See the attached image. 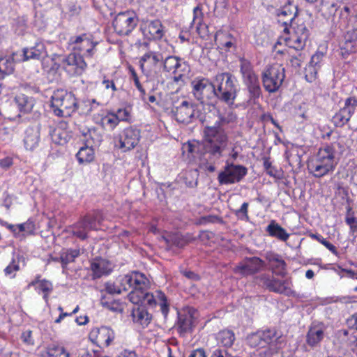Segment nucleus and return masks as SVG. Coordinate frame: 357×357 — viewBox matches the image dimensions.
I'll list each match as a JSON object with an SVG mask.
<instances>
[{
    "instance_id": "nucleus-1",
    "label": "nucleus",
    "mask_w": 357,
    "mask_h": 357,
    "mask_svg": "<svg viewBox=\"0 0 357 357\" xmlns=\"http://www.w3.org/2000/svg\"><path fill=\"white\" fill-rule=\"evenodd\" d=\"M121 284L124 291L130 290L128 298L133 304L145 303L150 307H155L158 304L162 314L165 317L168 314L169 309L165 294L160 290L149 293L150 282L144 273L132 271L121 279Z\"/></svg>"
},
{
    "instance_id": "nucleus-2",
    "label": "nucleus",
    "mask_w": 357,
    "mask_h": 357,
    "mask_svg": "<svg viewBox=\"0 0 357 357\" xmlns=\"http://www.w3.org/2000/svg\"><path fill=\"white\" fill-rule=\"evenodd\" d=\"M218 119L212 126H206L203 130V147L205 153L220 158L227 147L229 137L225 128L226 125L236 120V116L233 112L225 115L218 112Z\"/></svg>"
},
{
    "instance_id": "nucleus-3",
    "label": "nucleus",
    "mask_w": 357,
    "mask_h": 357,
    "mask_svg": "<svg viewBox=\"0 0 357 357\" xmlns=\"http://www.w3.org/2000/svg\"><path fill=\"white\" fill-rule=\"evenodd\" d=\"M337 151L333 144H326L318 149L314 158L307 164L310 173L315 178H321L334 172L337 165Z\"/></svg>"
},
{
    "instance_id": "nucleus-4",
    "label": "nucleus",
    "mask_w": 357,
    "mask_h": 357,
    "mask_svg": "<svg viewBox=\"0 0 357 357\" xmlns=\"http://www.w3.org/2000/svg\"><path fill=\"white\" fill-rule=\"evenodd\" d=\"M50 102L54 114L59 117H70L79 108L75 94L63 89L53 92Z\"/></svg>"
},
{
    "instance_id": "nucleus-5",
    "label": "nucleus",
    "mask_w": 357,
    "mask_h": 357,
    "mask_svg": "<svg viewBox=\"0 0 357 357\" xmlns=\"http://www.w3.org/2000/svg\"><path fill=\"white\" fill-rule=\"evenodd\" d=\"M215 82L217 83L215 86V100L228 105H234L237 96L235 77L230 73H218L215 76Z\"/></svg>"
},
{
    "instance_id": "nucleus-6",
    "label": "nucleus",
    "mask_w": 357,
    "mask_h": 357,
    "mask_svg": "<svg viewBox=\"0 0 357 357\" xmlns=\"http://www.w3.org/2000/svg\"><path fill=\"white\" fill-rule=\"evenodd\" d=\"M239 61L240 72L243 83L247 86L250 99L255 101L262 96V90L260 86L259 77L249 60L241 58Z\"/></svg>"
},
{
    "instance_id": "nucleus-7",
    "label": "nucleus",
    "mask_w": 357,
    "mask_h": 357,
    "mask_svg": "<svg viewBox=\"0 0 357 357\" xmlns=\"http://www.w3.org/2000/svg\"><path fill=\"white\" fill-rule=\"evenodd\" d=\"M284 68L278 63L267 66L261 73V81L266 91L278 92L285 79Z\"/></svg>"
},
{
    "instance_id": "nucleus-8",
    "label": "nucleus",
    "mask_w": 357,
    "mask_h": 357,
    "mask_svg": "<svg viewBox=\"0 0 357 357\" xmlns=\"http://www.w3.org/2000/svg\"><path fill=\"white\" fill-rule=\"evenodd\" d=\"M192 93L202 104L213 105L215 102L214 84L208 78L197 77L191 82Z\"/></svg>"
},
{
    "instance_id": "nucleus-9",
    "label": "nucleus",
    "mask_w": 357,
    "mask_h": 357,
    "mask_svg": "<svg viewBox=\"0 0 357 357\" xmlns=\"http://www.w3.org/2000/svg\"><path fill=\"white\" fill-rule=\"evenodd\" d=\"M99 42L90 33H83L78 36H73L69 38L68 45L77 54L84 55L87 59L93 58L97 52V46Z\"/></svg>"
},
{
    "instance_id": "nucleus-10",
    "label": "nucleus",
    "mask_w": 357,
    "mask_h": 357,
    "mask_svg": "<svg viewBox=\"0 0 357 357\" xmlns=\"http://www.w3.org/2000/svg\"><path fill=\"white\" fill-rule=\"evenodd\" d=\"M260 280L269 291L284 294L288 297H298V294L293 289V282L290 278L280 280L275 278L273 275L262 274L260 276Z\"/></svg>"
},
{
    "instance_id": "nucleus-11",
    "label": "nucleus",
    "mask_w": 357,
    "mask_h": 357,
    "mask_svg": "<svg viewBox=\"0 0 357 357\" xmlns=\"http://www.w3.org/2000/svg\"><path fill=\"white\" fill-rule=\"evenodd\" d=\"M161 68L163 72L172 74L176 82L182 80L190 71V66L184 59L173 55L165 58L162 56Z\"/></svg>"
},
{
    "instance_id": "nucleus-12",
    "label": "nucleus",
    "mask_w": 357,
    "mask_h": 357,
    "mask_svg": "<svg viewBox=\"0 0 357 357\" xmlns=\"http://www.w3.org/2000/svg\"><path fill=\"white\" fill-rule=\"evenodd\" d=\"M60 65L70 77L82 75L88 67L84 55L77 54L75 52L66 55L61 61Z\"/></svg>"
},
{
    "instance_id": "nucleus-13",
    "label": "nucleus",
    "mask_w": 357,
    "mask_h": 357,
    "mask_svg": "<svg viewBox=\"0 0 357 357\" xmlns=\"http://www.w3.org/2000/svg\"><path fill=\"white\" fill-rule=\"evenodd\" d=\"M248 174V169L241 165L226 162L223 170L218 175L220 185H230L240 182Z\"/></svg>"
},
{
    "instance_id": "nucleus-14",
    "label": "nucleus",
    "mask_w": 357,
    "mask_h": 357,
    "mask_svg": "<svg viewBox=\"0 0 357 357\" xmlns=\"http://www.w3.org/2000/svg\"><path fill=\"white\" fill-rule=\"evenodd\" d=\"M280 337L276 328H267L249 335L247 337V343L253 348H265L275 343Z\"/></svg>"
},
{
    "instance_id": "nucleus-15",
    "label": "nucleus",
    "mask_w": 357,
    "mask_h": 357,
    "mask_svg": "<svg viewBox=\"0 0 357 357\" xmlns=\"http://www.w3.org/2000/svg\"><path fill=\"white\" fill-rule=\"evenodd\" d=\"M138 19L134 12L127 10L118 13L112 25L115 32L119 36L129 35L136 27Z\"/></svg>"
},
{
    "instance_id": "nucleus-16",
    "label": "nucleus",
    "mask_w": 357,
    "mask_h": 357,
    "mask_svg": "<svg viewBox=\"0 0 357 357\" xmlns=\"http://www.w3.org/2000/svg\"><path fill=\"white\" fill-rule=\"evenodd\" d=\"M162 53L158 51H148L141 56L139 66L146 76H154L161 69Z\"/></svg>"
},
{
    "instance_id": "nucleus-17",
    "label": "nucleus",
    "mask_w": 357,
    "mask_h": 357,
    "mask_svg": "<svg viewBox=\"0 0 357 357\" xmlns=\"http://www.w3.org/2000/svg\"><path fill=\"white\" fill-rule=\"evenodd\" d=\"M264 266V261L257 257H246L239 262L232 271L234 274L241 277L252 275L259 272Z\"/></svg>"
},
{
    "instance_id": "nucleus-18",
    "label": "nucleus",
    "mask_w": 357,
    "mask_h": 357,
    "mask_svg": "<svg viewBox=\"0 0 357 357\" xmlns=\"http://www.w3.org/2000/svg\"><path fill=\"white\" fill-rule=\"evenodd\" d=\"M115 338L114 331L108 326L93 328L89 333V339L100 348L109 347Z\"/></svg>"
},
{
    "instance_id": "nucleus-19",
    "label": "nucleus",
    "mask_w": 357,
    "mask_h": 357,
    "mask_svg": "<svg viewBox=\"0 0 357 357\" xmlns=\"http://www.w3.org/2000/svg\"><path fill=\"white\" fill-rule=\"evenodd\" d=\"M89 134L93 142L91 143L89 139H87V144L81 147L77 153L76 158L79 164H88L93 161L95 152L93 146L97 145V144L102 140V137L97 135L95 129L89 130Z\"/></svg>"
},
{
    "instance_id": "nucleus-20",
    "label": "nucleus",
    "mask_w": 357,
    "mask_h": 357,
    "mask_svg": "<svg viewBox=\"0 0 357 357\" xmlns=\"http://www.w3.org/2000/svg\"><path fill=\"white\" fill-rule=\"evenodd\" d=\"M309 35V30L304 24L298 25L294 31L284 39L286 45L289 49L301 52L305 47Z\"/></svg>"
},
{
    "instance_id": "nucleus-21",
    "label": "nucleus",
    "mask_w": 357,
    "mask_h": 357,
    "mask_svg": "<svg viewBox=\"0 0 357 357\" xmlns=\"http://www.w3.org/2000/svg\"><path fill=\"white\" fill-rule=\"evenodd\" d=\"M141 131L133 126L126 128L119 135V148L124 151L134 149L139 143Z\"/></svg>"
},
{
    "instance_id": "nucleus-22",
    "label": "nucleus",
    "mask_w": 357,
    "mask_h": 357,
    "mask_svg": "<svg viewBox=\"0 0 357 357\" xmlns=\"http://www.w3.org/2000/svg\"><path fill=\"white\" fill-rule=\"evenodd\" d=\"M30 287H33L38 294L42 295L47 304L49 303L50 296L54 290L53 283L50 280L43 278L41 275L37 274L28 284L27 288Z\"/></svg>"
},
{
    "instance_id": "nucleus-23",
    "label": "nucleus",
    "mask_w": 357,
    "mask_h": 357,
    "mask_svg": "<svg viewBox=\"0 0 357 357\" xmlns=\"http://www.w3.org/2000/svg\"><path fill=\"white\" fill-rule=\"evenodd\" d=\"M172 113L178 122L189 123L195 116V105L187 100H183L172 109Z\"/></svg>"
},
{
    "instance_id": "nucleus-24",
    "label": "nucleus",
    "mask_w": 357,
    "mask_h": 357,
    "mask_svg": "<svg viewBox=\"0 0 357 357\" xmlns=\"http://www.w3.org/2000/svg\"><path fill=\"white\" fill-rule=\"evenodd\" d=\"M278 22H281L284 26V31L289 32L288 26L290 25L297 15V8L289 0L287 3L275 11Z\"/></svg>"
},
{
    "instance_id": "nucleus-25",
    "label": "nucleus",
    "mask_w": 357,
    "mask_h": 357,
    "mask_svg": "<svg viewBox=\"0 0 357 357\" xmlns=\"http://www.w3.org/2000/svg\"><path fill=\"white\" fill-rule=\"evenodd\" d=\"M142 29L144 35L150 40H160L165 35L164 26L158 19L147 20Z\"/></svg>"
},
{
    "instance_id": "nucleus-26",
    "label": "nucleus",
    "mask_w": 357,
    "mask_h": 357,
    "mask_svg": "<svg viewBox=\"0 0 357 357\" xmlns=\"http://www.w3.org/2000/svg\"><path fill=\"white\" fill-rule=\"evenodd\" d=\"M265 258L271 266L273 274L281 277L286 275L287 264L280 255L270 251L266 253Z\"/></svg>"
},
{
    "instance_id": "nucleus-27",
    "label": "nucleus",
    "mask_w": 357,
    "mask_h": 357,
    "mask_svg": "<svg viewBox=\"0 0 357 357\" xmlns=\"http://www.w3.org/2000/svg\"><path fill=\"white\" fill-rule=\"evenodd\" d=\"M325 326L322 323L312 324L306 334V344L311 348L319 345L324 337Z\"/></svg>"
},
{
    "instance_id": "nucleus-28",
    "label": "nucleus",
    "mask_w": 357,
    "mask_h": 357,
    "mask_svg": "<svg viewBox=\"0 0 357 357\" xmlns=\"http://www.w3.org/2000/svg\"><path fill=\"white\" fill-rule=\"evenodd\" d=\"M137 305L132 308L130 316L135 324L144 328L151 323L152 315L144 305Z\"/></svg>"
},
{
    "instance_id": "nucleus-29",
    "label": "nucleus",
    "mask_w": 357,
    "mask_h": 357,
    "mask_svg": "<svg viewBox=\"0 0 357 357\" xmlns=\"http://www.w3.org/2000/svg\"><path fill=\"white\" fill-rule=\"evenodd\" d=\"M24 146L27 151L36 150L40 142V131L38 127H29L25 130L23 139Z\"/></svg>"
},
{
    "instance_id": "nucleus-30",
    "label": "nucleus",
    "mask_w": 357,
    "mask_h": 357,
    "mask_svg": "<svg viewBox=\"0 0 357 357\" xmlns=\"http://www.w3.org/2000/svg\"><path fill=\"white\" fill-rule=\"evenodd\" d=\"M93 278H100L109 275L112 271V264L107 259L102 258L94 259L90 265Z\"/></svg>"
},
{
    "instance_id": "nucleus-31",
    "label": "nucleus",
    "mask_w": 357,
    "mask_h": 357,
    "mask_svg": "<svg viewBox=\"0 0 357 357\" xmlns=\"http://www.w3.org/2000/svg\"><path fill=\"white\" fill-rule=\"evenodd\" d=\"M100 224V215L98 212L89 213L76 223L75 227L97 230Z\"/></svg>"
},
{
    "instance_id": "nucleus-32",
    "label": "nucleus",
    "mask_w": 357,
    "mask_h": 357,
    "mask_svg": "<svg viewBox=\"0 0 357 357\" xmlns=\"http://www.w3.org/2000/svg\"><path fill=\"white\" fill-rule=\"evenodd\" d=\"M266 231L271 237L275 238L281 241H287L290 234L280 225L275 220H272L266 228Z\"/></svg>"
},
{
    "instance_id": "nucleus-33",
    "label": "nucleus",
    "mask_w": 357,
    "mask_h": 357,
    "mask_svg": "<svg viewBox=\"0 0 357 357\" xmlns=\"http://www.w3.org/2000/svg\"><path fill=\"white\" fill-rule=\"evenodd\" d=\"M165 240L170 245H174L178 248H183L190 243L193 242L195 240V238L190 234L183 235L179 233H174L169 235Z\"/></svg>"
},
{
    "instance_id": "nucleus-34",
    "label": "nucleus",
    "mask_w": 357,
    "mask_h": 357,
    "mask_svg": "<svg viewBox=\"0 0 357 357\" xmlns=\"http://www.w3.org/2000/svg\"><path fill=\"white\" fill-rule=\"evenodd\" d=\"M193 319L188 314H181L178 317L176 330L181 337H185L188 333L192 331Z\"/></svg>"
},
{
    "instance_id": "nucleus-35",
    "label": "nucleus",
    "mask_w": 357,
    "mask_h": 357,
    "mask_svg": "<svg viewBox=\"0 0 357 357\" xmlns=\"http://www.w3.org/2000/svg\"><path fill=\"white\" fill-rule=\"evenodd\" d=\"M276 54H280L284 55V59L286 60L287 65H290L295 70H298L301 67V64L304 61L305 56L301 52H296V54H291L289 51H280L276 52Z\"/></svg>"
},
{
    "instance_id": "nucleus-36",
    "label": "nucleus",
    "mask_w": 357,
    "mask_h": 357,
    "mask_svg": "<svg viewBox=\"0 0 357 357\" xmlns=\"http://www.w3.org/2000/svg\"><path fill=\"white\" fill-rule=\"evenodd\" d=\"M45 48L43 43H36L33 47L30 48H23L22 61H25L29 59H40L45 53Z\"/></svg>"
},
{
    "instance_id": "nucleus-37",
    "label": "nucleus",
    "mask_w": 357,
    "mask_h": 357,
    "mask_svg": "<svg viewBox=\"0 0 357 357\" xmlns=\"http://www.w3.org/2000/svg\"><path fill=\"white\" fill-rule=\"evenodd\" d=\"M357 41V24L351 29L347 31L344 35V42L341 46L347 53L355 52V43Z\"/></svg>"
},
{
    "instance_id": "nucleus-38",
    "label": "nucleus",
    "mask_w": 357,
    "mask_h": 357,
    "mask_svg": "<svg viewBox=\"0 0 357 357\" xmlns=\"http://www.w3.org/2000/svg\"><path fill=\"white\" fill-rule=\"evenodd\" d=\"M80 255L79 249H68L65 252L61 253L59 259L55 261H59L63 270L67 269L70 263L74 262L75 259Z\"/></svg>"
},
{
    "instance_id": "nucleus-39",
    "label": "nucleus",
    "mask_w": 357,
    "mask_h": 357,
    "mask_svg": "<svg viewBox=\"0 0 357 357\" xmlns=\"http://www.w3.org/2000/svg\"><path fill=\"white\" fill-rule=\"evenodd\" d=\"M15 100L20 111L23 113L30 112L34 106V99L23 93L17 95Z\"/></svg>"
},
{
    "instance_id": "nucleus-40",
    "label": "nucleus",
    "mask_w": 357,
    "mask_h": 357,
    "mask_svg": "<svg viewBox=\"0 0 357 357\" xmlns=\"http://www.w3.org/2000/svg\"><path fill=\"white\" fill-rule=\"evenodd\" d=\"M14 69V59L13 56H0V80L12 74Z\"/></svg>"
},
{
    "instance_id": "nucleus-41",
    "label": "nucleus",
    "mask_w": 357,
    "mask_h": 357,
    "mask_svg": "<svg viewBox=\"0 0 357 357\" xmlns=\"http://www.w3.org/2000/svg\"><path fill=\"white\" fill-rule=\"evenodd\" d=\"M352 116L341 107L332 116L331 121L336 128H342L350 121Z\"/></svg>"
},
{
    "instance_id": "nucleus-42",
    "label": "nucleus",
    "mask_w": 357,
    "mask_h": 357,
    "mask_svg": "<svg viewBox=\"0 0 357 357\" xmlns=\"http://www.w3.org/2000/svg\"><path fill=\"white\" fill-rule=\"evenodd\" d=\"M352 116L341 107L332 116L331 121L336 128H342L350 121Z\"/></svg>"
},
{
    "instance_id": "nucleus-43",
    "label": "nucleus",
    "mask_w": 357,
    "mask_h": 357,
    "mask_svg": "<svg viewBox=\"0 0 357 357\" xmlns=\"http://www.w3.org/2000/svg\"><path fill=\"white\" fill-rule=\"evenodd\" d=\"M42 357H70V354L63 347L51 344L47 346Z\"/></svg>"
},
{
    "instance_id": "nucleus-44",
    "label": "nucleus",
    "mask_w": 357,
    "mask_h": 357,
    "mask_svg": "<svg viewBox=\"0 0 357 357\" xmlns=\"http://www.w3.org/2000/svg\"><path fill=\"white\" fill-rule=\"evenodd\" d=\"M201 144L199 142H188L183 144L182 150L183 153H187L188 158H199L202 153L199 152Z\"/></svg>"
},
{
    "instance_id": "nucleus-45",
    "label": "nucleus",
    "mask_w": 357,
    "mask_h": 357,
    "mask_svg": "<svg viewBox=\"0 0 357 357\" xmlns=\"http://www.w3.org/2000/svg\"><path fill=\"white\" fill-rule=\"evenodd\" d=\"M217 340L223 347H230L235 340V334L231 330H222L218 333Z\"/></svg>"
},
{
    "instance_id": "nucleus-46",
    "label": "nucleus",
    "mask_w": 357,
    "mask_h": 357,
    "mask_svg": "<svg viewBox=\"0 0 357 357\" xmlns=\"http://www.w3.org/2000/svg\"><path fill=\"white\" fill-rule=\"evenodd\" d=\"M128 73L130 75V79L134 82V84L138 91L139 92V96L142 98V100H146V91L144 88L143 87L142 83L140 82L139 75L135 69V68L131 66L128 65Z\"/></svg>"
},
{
    "instance_id": "nucleus-47",
    "label": "nucleus",
    "mask_w": 357,
    "mask_h": 357,
    "mask_svg": "<svg viewBox=\"0 0 357 357\" xmlns=\"http://www.w3.org/2000/svg\"><path fill=\"white\" fill-rule=\"evenodd\" d=\"M50 136L52 142L58 145L66 144L69 138L67 131L60 128H56L51 130Z\"/></svg>"
},
{
    "instance_id": "nucleus-48",
    "label": "nucleus",
    "mask_w": 357,
    "mask_h": 357,
    "mask_svg": "<svg viewBox=\"0 0 357 357\" xmlns=\"http://www.w3.org/2000/svg\"><path fill=\"white\" fill-rule=\"evenodd\" d=\"M263 166L268 175L277 179L282 178L283 174L282 169L273 166L269 157L263 158Z\"/></svg>"
},
{
    "instance_id": "nucleus-49",
    "label": "nucleus",
    "mask_w": 357,
    "mask_h": 357,
    "mask_svg": "<svg viewBox=\"0 0 357 357\" xmlns=\"http://www.w3.org/2000/svg\"><path fill=\"white\" fill-rule=\"evenodd\" d=\"M100 125L102 128L109 130H114L119 125L117 118L114 112H109L100 119Z\"/></svg>"
},
{
    "instance_id": "nucleus-50",
    "label": "nucleus",
    "mask_w": 357,
    "mask_h": 357,
    "mask_svg": "<svg viewBox=\"0 0 357 357\" xmlns=\"http://www.w3.org/2000/svg\"><path fill=\"white\" fill-rule=\"evenodd\" d=\"M340 107L353 116L357 112V97L355 96H348L342 101V105Z\"/></svg>"
},
{
    "instance_id": "nucleus-51",
    "label": "nucleus",
    "mask_w": 357,
    "mask_h": 357,
    "mask_svg": "<svg viewBox=\"0 0 357 357\" xmlns=\"http://www.w3.org/2000/svg\"><path fill=\"white\" fill-rule=\"evenodd\" d=\"M345 222L349 226L351 234L356 236L357 235V218L354 216V212L350 206L347 208Z\"/></svg>"
},
{
    "instance_id": "nucleus-52",
    "label": "nucleus",
    "mask_w": 357,
    "mask_h": 357,
    "mask_svg": "<svg viewBox=\"0 0 357 357\" xmlns=\"http://www.w3.org/2000/svg\"><path fill=\"white\" fill-rule=\"evenodd\" d=\"M36 223L33 218H29L26 222L18 224V231L23 236L33 235L36 232Z\"/></svg>"
},
{
    "instance_id": "nucleus-53",
    "label": "nucleus",
    "mask_w": 357,
    "mask_h": 357,
    "mask_svg": "<svg viewBox=\"0 0 357 357\" xmlns=\"http://www.w3.org/2000/svg\"><path fill=\"white\" fill-rule=\"evenodd\" d=\"M352 16L351 9L349 6H344L340 13L339 26L342 29H347L351 21Z\"/></svg>"
},
{
    "instance_id": "nucleus-54",
    "label": "nucleus",
    "mask_w": 357,
    "mask_h": 357,
    "mask_svg": "<svg viewBox=\"0 0 357 357\" xmlns=\"http://www.w3.org/2000/svg\"><path fill=\"white\" fill-rule=\"evenodd\" d=\"M289 0H262V6L268 12L275 11L282 6L289 3Z\"/></svg>"
},
{
    "instance_id": "nucleus-55",
    "label": "nucleus",
    "mask_w": 357,
    "mask_h": 357,
    "mask_svg": "<svg viewBox=\"0 0 357 357\" xmlns=\"http://www.w3.org/2000/svg\"><path fill=\"white\" fill-rule=\"evenodd\" d=\"M15 132V126L10 121H3L0 123V137L11 138Z\"/></svg>"
},
{
    "instance_id": "nucleus-56",
    "label": "nucleus",
    "mask_w": 357,
    "mask_h": 357,
    "mask_svg": "<svg viewBox=\"0 0 357 357\" xmlns=\"http://www.w3.org/2000/svg\"><path fill=\"white\" fill-rule=\"evenodd\" d=\"M13 29L18 35H22L26 29V20L24 17H17L13 21Z\"/></svg>"
},
{
    "instance_id": "nucleus-57",
    "label": "nucleus",
    "mask_w": 357,
    "mask_h": 357,
    "mask_svg": "<svg viewBox=\"0 0 357 357\" xmlns=\"http://www.w3.org/2000/svg\"><path fill=\"white\" fill-rule=\"evenodd\" d=\"M320 68L309 63L305 68L304 70L305 79L308 82H314L317 77L318 70Z\"/></svg>"
},
{
    "instance_id": "nucleus-58",
    "label": "nucleus",
    "mask_w": 357,
    "mask_h": 357,
    "mask_svg": "<svg viewBox=\"0 0 357 357\" xmlns=\"http://www.w3.org/2000/svg\"><path fill=\"white\" fill-rule=\"evenodd\" d=\"M209 223L223 224L224 221L222 217L216 215H208L202 216L197 221V225H207Z\"/></svg>"
},
{
    "instance_id": "nucleus-59",
    "label": "nucleus",
    "mask_w": 357,
    "mask_h": 357,
    "mask_svg": "<svg viewBox=\"0 0 357 357\" xmlns=\"http://www.w3.org/2000/svg\"><path fill=\"white\" fill-rule=\"evenodd\" d=\"M20 270L19 260L13 259L10 264L5 268L4 273L10 278L15 277L16 273Z\"/></svg>"
},
{
    "instance_id": "nucleus-60",
    "label": "nucleus",
    "mask_w": 357,
    "mask_h": 357,
    "mask_svg": "<svg viewBox=\"0 0 357 357\" xmlns=\"http://www.w3.org/2000/svg\"><path fill=\"white\" fill-rule=\"evenodd\" d=\"M114 115H116L119 123L120 121L128 122L131 119L130 112L127 108L118 109L117 111L114 112Z\"/></svg>"
},
{
    "instance_id": "nucleus-61",
    "label": "nucleus",
    "mask_w": 357,
    "mask_h": 357,
    "mask_svg": "<svg viewBox=\"0 0 357 357\" xmlns=\"http://www.w3.org/2000/svg\"><path fill=\"white\" fill-rule=\"evenodd\" d=\"M15 196L5 191L1 197V206L5 207L6 210H9L13 204Z\"/></svg>"
},
{
    "instance_id": "nucleus-62",
    "label": "nucleus",
    "mask_w": 357,
    "mask_h": 357,
    "mask_svg": "<svg viewBox=\"0 0 357 357\" xmlns=\"http://www.w3.org/2000/svg\"><path fill=\"white\" fill-rule=\"evenodd\" d=\"M203 6L202 3H199L197 6H195L193 9V20L192 22L195 24H198V22H203L204 19V13H203Z\"/></svg>"
},
{
    "instance_id": "nucleus-63",
    "label": "nucleus",
    "mask_w": 357,
    "mask_h": 357,
    "mask_svg": "<svg viewBox=\"0 0 357 357\" xmlns=\"http://www.w3.org/2000/svg\"><path fill=\"white\" fill-rule=\"evenodd\" d=\"M335 195L337 197H340L342 199L349 202V187L343 186L342 185L339 183L337 186Z\"/></svg>"
},
{
    "instance_id": "nucleus-64",
    "label": "nucleus",
    "mask_w": 357,
    "mask_h": 357,
    "mask_svg": "<svg viewBox=\"0 0 357 357\" xmlns=\"http://www.w3.org/2000/svg\"><path fill=\"white\" fill-rule=\"evenodd\" d=\"M79 310V305H77L75 309L70 312H64L63 309L61 306L58 307V310L60 312L59 316L54 320L56 324H59L66 317H70L74 314H76Z\"/></svg>"
}]
</instances>
